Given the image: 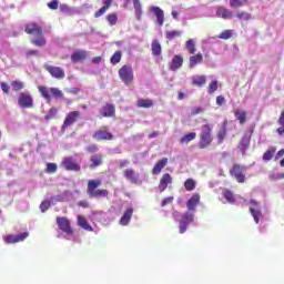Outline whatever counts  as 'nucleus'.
<instances>
[{
  "label": "nucleus",
  "mask_w": 284,
  "mask_h": 284,
  "mask_svg": "<svg viewBox=\"0 0 284 284\" xmlns=\"http://www.w3.org/2000/svg\"><path fill=\"white\" fill-rule=\"evenodd\" d=\"M81 118V112L79 111H70L67 113L64 121L61 125V132L64 133L65 130H68L69 126H72L78 122V120Z\"/></svg>",
  "instance_id": "obj_5"
},
{
  "label": "nucleus",
  "mask_w": 284,
  "mask_h": 284,
  "mask_svg": "<svg viewBox=\"0 0 284 284\" xmlns=\"http://www.w3.org/2000/svg\"><path fill=\"white\" fill-rule=\"evenodd\" d=\"M284 156V149H281L280 151H277L276 155H275V159L276 160H280L281 158Z\"/></svg>",
  "instance_id": "obj_63"
},
{
  "label": "nucleus",
  "mask_w": 284,
  "mask_h": 284,
  "mask_svg": "<svg viewBox=\"0 0 284 284\" xmlns=\"http://www.w3.org/2000/svg\"><path fill=\"white\" fill-rule=\"evenodd\" d=\"M50 207H51V202L49 200H45L40 204V210L42 213H45V211L49 210Z\"/></svg>",
  "instance_id": "obj_53"
},
{
  "label": "nucleus",
  "mask_w": 284,
  "mask_h": 284,
  "mask_svg": "<svg viewBox=\"0 0 284 284\" xmlns=\"http://www.w3.org/2000/svg\"><path fill=\"white\" fill-rule=\"evenodd\" d=\"M18 105L22 109H32L34 101L30 92H20L18 95Z\"/></svg>",
  "instance_id": "obj_8"
},
{
  "label": "nucleus",
  "mask_w": 284,
  "mask_h": 284,
  "mask_svg": "<svg viewBox=\"0 0 284 284\" xmlns=\"http://www.w3.org/2000/svg\"><path fill=\"white\" fill-rule=\"evenodd\" d=\"M106 11H109V8L102 7L100 10L95 11L94 18H101Z\"/></svg>",
  "instance_id": "obj_54"
},
{
  "label": "nucleus",
  "mask_w": 284,
  "mask_h": 284,
  "mask_svg": "<svg viewBox=\"0 0 284 284\" xmlns=\"http://www.w3.org/2000/svg\"><path fill=\"white\" fill-rule=\"evenodd\" d=\"M203 112H205V109L195 108V109L191 110V116H197L199 114H202Z\"/></svg>",
  "instance_id": "obj_57"
},
{
  "label": "nucleus",
  "mask_w": 284,
  "mask_h": 284,
  "mask_svg": "<svg viewBox=\"0 0 284 284\" xmlns=\"http://www.w3.org/2000/svg\"><path fill=\"white\" fill-rule=\"evenodd\" d=\"M23 88H26V83L19 81V80H14L11 81V90L13 91H22Z\"/></svg>",
  "instance_id": "obj_40"
},
{
  "label": "nucleus",
  "mask_w": 284,
  "mask_h": 284,
  "mask_svg": "<svg viewBox=\"0 0 284 284\" xmlns=\"http://www.w3.org/2000/svg\"><path fill=\"white\" fill-rule=\"evenodd\" d=\"M90 161H91L90 168L92 170H94L98 166H101L104 163L103 156L101 154L91 155Z\"/></svg>",
  "instance_id": "obj_29"
},
{
  "label": "nucleus",
  "mask_w": 284,
  "mask_h": 284,
  "mask_svg": "<svg viewBox=\"0 0 284 284\" xmlns=\"http://www.w3.org/2000/svg\"><path fill=\"white\" fill-rule=\"evenodd\" d=\"M57 225L59 226L62 233H65L68 235L73 234V229L68 217H61V216L57 217Z\"/></svg>",
  "instance_id": "obj_11"
},
{
  "label": "nucleus",
  "mask_w": 284,
  "mask_h": 284,
  "mask_svg": "<svg viewBox=\"0 0 284 284\" xmlns=\"http://www.w3.org/2000/svg\"><path fill=\"white\" fill-rule=\"evenodd\" d=\"M122 61V51H115L114 54H112L110 62L112 65H115Z\"/></svg>",
  "instance_id": "obj_43"
},
{
  "label": "nucleus",
  "mask_w": 284,
  "mask_h": 284,
  "mask_svg": "<svg viewBox=\"0 0 284 284\" xmlns=\"http://www.w3.org/2000/svg\"><path fill=\"white\" fill-rule=\"evenodd\" d=\"M272 179L273 180H282V179H284V173H276L275 175H272Z\"/></svg>",
  "instance_id": "obj_61"
},
{
  "label": "nucleus",
  "mask_w": 284,
  "mask_h": 284,
  "mask_svg": "<svg viewBox=\"0 0 284 284\" xmlns=\"http://www.w3.org/2000/svg\"><path fill=\"white\" fill-rule=\"evenodd\" d=\"M183 61L184 59L182 55H174V58H172L170 63V70L178 71L180 68L183 67Z\"/></svg>",
  "instance_id": "obj_19"
},
{
  "label": "nucleus",
  "mask_w": 284,
  "mask_h": 284,
  "mask_svg": "<svg viewBox=\"0 0 284 284\" xmlns=\"http://www.w3.org/2000/svg\"><path fill=\"white\" fill-rule=\"evenodd\" d=\"M170 184H173V178L170 175V173H165L162 175L158 189H160L162 193L166 190V187H169Z\"/></svg>",
  "instance_id": "obj_16"
},
{
  "label": "nucleus",
  "mask_w": 284,
  "mask_h": 284,
  "mask_svg": "<svg viewBox=\"0 0 284 284\" xmlns=\"http://www.w3.org/2000/svg\"><path fill=\"white\" fill-rule=\"evenodd\" d=\"M247 0H230L231 8H243Z\"/></svg>",
  "instance_id": "obj_48"
},
{
  "label": "nucleus",
  "mask_w": 284,
  "mask_h": 284,
  "mask_svg": "<svg viewBox=\"0 0 284 284\" xmlns=\"http://www.w3.org/2000/svg\"><path fill=\"white\" fill-rule=\"evenodd\" d=\"M203 62V55L202 53H195L189 58V67L190 69H193L197 64H201Z\"/></svg>",
  "instance_id": "obj_23"
},
{
  "label": "nucleus",
  "mask_w": 284,
  "mask_h": 284,
  "mask_svg": "<svg viewBox=\"0 0 284 284\" xmlns=\"http://www.w3.org/2000/svg\"><path fill=\"white\" fill-rule=\"evenodd\" d=\"M38 91H40L42 98L45 99L48 102H51V99H52L49 92H51V94H52V97H54V99H63L62 90L57 89V88L48 89L44 85H40V87H38Z\"/></svg>",
  "instance_id": "obj_4"
},
{
  "label": "nucleus",
  "mask_w": 284,
  "mask_h": 284,
  "mask_svg": "<svg viewBox=\"0 0 284 284\" xmlns=\"http://www.w3.org/2000/svg\"><path fill=\"white\" fill-rule=\"evenodd\" d=\"M105 19L108 21V24H110L111 27L118 24V21H119L118 13L115 12L108 14Z\"/></svg>",
  "instance_id": "obj_39"
},
{
  "label": "nucleus",
  "mask_w": 284,
  "mask_h": 284,
  "mask_svg": "<svg viewBox=\"0 0 284 284\" xmlns=\"http://www.w3.org/2000/svg\"><path fill=\"white\" fill-rule=\"evenodd\" d=\"M124 178L130 181L132 184L138 183V176L133 169H125L123 173Z\"/></svg>",
  "instance_id": "obj_30"
},
{
  "label": "nucleus",
  "mask_w": 284,
  "mask_h": 284,
  "mask_svg": "<svg viewBox=\"0 0 284 284\" xmlns=\"http://www.w3.org/2000/svg\"><path fill=\"white\" fill-rule=\"evenodd\" d=\"M173 201H174L173 196L163 199L162 202H161V207H165L166 205L173 203Z\"/></svg>",
  "instance_id": "obj_56"
},
{
  "label": "nucleus",
  "mask_w": 284,
  "mask_h": 284,
  "mask_svg": "<svg viewBox=\"0 0 284 284\" xmlns=\"http://www.w3.org/2000/svg\"><path fill=\"white\" fill-rule=\"evenodd\" d=\"M222 196H223V199L226 200L227 203L233 204V203L235 202L234 194H233V192H231L230 190H226V189L223 190V191H222Z\"/></svg>",
  "instance_id": "obj_36"
},
{
  "label": "nucleus",
  "mask_w": 284,
  "mask_h": 284,
  "mask_svg": "<svg viewBox=\"0 0 284 284\" xmlns=\"http://www.w3.org/2000/svg\"><path fill=\"white\" fill-rule=\"evenodd\" d=\"M27 59H31L32 57H41V53L39 50H28L26 53Z\"/></svg>",
  "instance_id": "obj_51"
},
{
  "label": "nucleus",
  "mask_w": 284,
  "mask_h": 284,
  "mask_svg": "<svg viewBox=\"0 0 284 284\" xmlns=\"http://www.w3.org/2000/svg\"><path fill=\"white\" fill-rule=\"evenodd\" d=\"M55 172H58V164H55V163H47L45 173L53 174Z\"/></svg>",
  "instance_id": "obj_49"
},
{
  "label": "nucleus",
  "mask_w": 284,
  "mask_h": 284,
  "mask_svg": "<svg viewBox=\"0 0 284 284\" xmlns=\"http://www.w3.org/2000/svg\"><path fill=\"white\" fill-rule=\"evenodd\" d=\"M132 215H133V209L129 207L125 210L124 214H122L121 219H120V224L122 226H125L130 223V221L132 220Z\"/></svg>",
  "instance_id": "obj_25"
},
{
  "label": "nucleus",
  "mask_w": 284,
  "mask_h": 284,
  "mask_svg": "<svg viewBox=\"0 0 284 284\" xmlns=\"http://www.w3.org/2000/svg\"><path fill=\"white\" fill-rule=\"evenodd\" d=\"M275 154H276V148L275 146L268 148L267 151L263 153V161H271Z\"/></svg>",
  "instance_id": "obj_33"
},
{
  "label": "nucleus",
  "mask_w": 284,
  "mask_h": 284,
  "mask_svg": "<svg viewBox=\"0 0 284 284\" xmlns=\"http://www.w3.org/2000/svg\"><path fill=\"white\" fill-rule=\"evenodd\" d=\"M47 7H48L50 10H58V8H59V1H58V0H52V1L48 2Z\"/></svg>",
  "instance_id": "obj_55"
},
{
  "label": "nucleus",
  "mask_w": 284,
  "mask_h": 284,
  "mask_svg": "<svg viewBox=\"0 0 284 284\" xmlns=\"http://www.w3.org/2000/svg\"><path fill=\"white\" fill-rule=\"evenodd\" d=\"M151 11L153 12V14H155L158 19V24L162 27L164 24V11H162L160 7H152Z\"/></svg>",
  "instance_id": "obj_28"
},
{
  "label": "nucleus",
  "mask_w": 284,
  "mask_h": 284,
  "mask_svg": "<svg viewBox=\"0 0 284 284\" xmlns=\"http://www.w3.org/2000/svg\"><path fill=\"white\" fill-rule=\"evenodd\" d=\"M232 113H234V116L239 120L241 125L247 122V112L245 110L234 109Z\"/></svg>",
  "instance_id": "obj_21"
},
{
  "label": "nucleus",
  "mask_w": 284,
  "mask_h": 284,
  "mask_svg": "<svg viewBox=\"0 0 284 284\" xmlns=\"http://www.w3.org/2000/svg\"><path fill=\"white\" fill-rule=\"evenodd\" d=\"M28 236H30L29 232H22L18 235H7L4 237V243L8 244V245L9 244H16V243L26 241V239H28Z\"/></svg>",
  "instance_id": "obj_14"
},
{
  "label": "nucleus",
  "mask_w": 284,
  "mask_h": 284,
  "mask_svg": "<svg viewBox=\"0 0 284 284\" xmlns=\"http://www.w3.org/2000/svg\"><path fill=\"white\" fill-rule=\"evenodd\" d=\"M58 115V109L55 106H52L48 113L45 114V116H43V119H45L47 121L54 119Z\"/></svg>",
  "instance_id": "obj_46"
},
{
  "label": "nucleus",
  "mask_w": 284,
  "mask_h": 284,
  "mask_svg": "<svg viewBox=\"0 0 284 284\" xmlns=\"http://www.w3.org/2000/svg\"><path fill=\"white\" fill-rule=\"evenodd\" d=\"M119 77H120L122 83H124L125 85L132 84V82L134 80L132 67H130L128 64L122 65V68H120V70H119Z\"/></svg>",
  "instance_id": "obj_6"
},
{
  "label": "nucleus",
  "mask_w": 284,
  "mask_h": 284,
  "mask_svg": "<svg viewBox=\"0 0 284 284\" xmlns=\"http://www.w3.org/2000/svg\"><path fill=\"white\" fill-rule=\"evenodd\" d=\"M135 105L139 109H151L152 106H154V101L152 99H139L135 102Z\"/></svg>",
  "instance_id": "obj_27"
},
{
  "label": "nucleus",
  "mask_w": 284,
  "mask_h": 284,
  "mask_svg": "<svg viewBox=\"0 0 284 284\" xmlns=\"http://www.w3.org/2000/svg\"><path fill=\"white\" fill-rule=\"evenodd\" d=\"M200 202L201 195L199 193H194L193 195H191L190 200L186 201V209H189V211H194L196 210V206Z\"/></svg>",
  "instance_id": "obj_18"
},
{
  "label": "nucleus",
  "mask_w": 284,
  "mask_h": 284,
  "mask_svg": "<svg viewBox=\"0 0 284 284\" xmlns=\"http://www.w3.org/2000/svg\"><path fill=\"white\" fill-rule=\"evenodd\" d=\"M62 166L65 169V171L69 172H81V165H79L77 162L72 160V158H64L61 162Z\"/></svg>",
  "instance_id": "obj_12"
},
{
  "label": "nucleus",
  "mask_w": 284,
  "mask_h": 284,
  "mask_svg": "<svg viewBox=\"0 0 284 284\" xmlns=\"http://www.w3.org/2000/svg\"><path fill=\"white\" fill-rule=\"evenodd\" d=\"M78 225L82 227L87 232H92L93 229L90 223H88L87 219L82 215H78Z\"/></svg>",
  "instance_id": "obj_31"
},
{
  "label": "nucleus",
  "mask_w": 284,
  "mask_h": 284,
  "mask_svg": "<svg viewBox=\"0 0 284 284\" xmlns=\"http://www.w3.org/2000/svg\"><path fill=\"white\" fill-rule=\"evenodd\" d=\"M87 152L89 154H95L97 152H99V145L98 144H89L87 148Z\"/></svg>",
  "instance_id": "obj_52"
},
{
  "label": "nucleus",
  "mask_w": 284,
  "mask_h": 284,
  "mask_svg": "<svg viewBox=\"0 0 284 284\" xmlns=\"http://www.w3.org/2000/svg\"><path fill=\"white\" fill-rule=\"evenodd\" d=\"M216 17L222 18L224 20L233 18V11H230L229 9L221 7L216 10Z\"/></svg>",
  "instance_id": "obj_26"
},
{
  "label": "nucleus",
  "mask_w": 284,
  "mask_h": 284,
  "mask_svg": "<svg viewBox=\"0 0 284 284\" xmlns=\"http://www.w3.org/2000/svg\"><path fill=\"white\" fill-rule=\"evenodd\" d=\"M216 91H219V82L217 81H212L211 83H209L207 93L209 94H214Z\"/></svg>",
  "instance_id": "obj_47"
},
{
  "label": "nucleus",
  "mask_w": 284,
  "mask_h": 284,
  "mask_svg": "<svg viewBox=\"0 0 284 284\" xmlns=\"http://www.w3.org/2000/svg\"><path fill=\"white\" fill-rule=\"evenodd\" d=\"M153 57H160L162 52V47L159 40H153L151 44Z\"/></svg>",
  "instance_id": "obj_32"
},
{
  "label": "nucleus",
  "mask_w": 284,
  "mask_h": 284,
  "mask_svg": "<svg viewBox=\"0 0 284 284\" xmlns=\"http://www.w3.org/2000/svg\"><path fill=\"white\" fill-rule=\"evenodd\" d=\"M168 163H169V159H166V158H163L160 161H158L156 164L152 169V174L159 175L161 173L162 169H164Z\"/></svg>",
  "instance_id": "obj_20"
},
{
  "label": "nucleus",
  "mask_w": 284,
  "mask_h": 284,
  "mask_svg": "<svg viewBox=\"0 0 284 284\" xmlns=\"http://www.w3.org/2000/svg\"><path fill=\"white\" fill-rule=\"evenodd\" d=\"M112 3H113V0H103V4H104L103 8L110 9Z\"/></svg>",
  "instance_id": "obj_62"
},
{
  "label": "nucleus",
  "mask_w": 284,
  "mask_h": 284,
  "mask_svg": "<svg viewBox=\"0 0 284 284\" xmlns=\"http://www.w3.org/2000/svg\"><path fill=\"white\" fill-rule=\"evenodd\" d=\"M184 189L186 192H192L196 190V182L193 179H186L184 182Z\"/></svg>",
  "instance_id": "obj_37"
},
{
  "label": "nucleus",
  "mask_w": 284,
  "mask_h": 284,
  "mask_svg": "<svg viewBox=\"0 0 284 284\" xmlns=\"http://www.w3.org/2000/svg\"><path fill=\"white\" fill-rule=\"evenodd\" d=\"M24 33L36 37L31 40L32 45H36L37 48H44L47 45L44 32L38 22H28L24 24Z\"/></svg>",
  "instance_id": "obj_1"
},
{
  "label": "nucleus",
  "mask_w": 284,
  "mask_h": 284,
  "mask_svg": "<svg viewBox=\"0 0 284 284\" xmlns=\"http://www.w3.org/2000/svg\"><path fill=\"white\" fill-rule=\"evenodd\" d=\"M277 124H280L281 126L277 128L276 132L280 135L284 134V110L281 112L280 119L277 120Z\"/></svg>",
  "instance_id": "obj_42"
},
{
  "label": "nucleus",
  "mask_w": 284,
  "mask_h": 284,
  "mask_svg": "<svg viewBox=\"0 0 284 284\" xmlns=\"http://www.w3.org/2000/svg\"><path fill=\"white\" fill-rule=\"evenodd\" d=\"M102 185L101 180H90L88 181L87 194L91 199H100L109 196V190H100Z\"/></svg>",
  "instance_id": "obj_2"
},
{
  "label": "nucleus",
  "mask_w": 284,
  "mask_h": 284,
  "mask_svg": "<svg viewBox=\"0 0 284 284\" xmlns=\"http://www.w3.org/2000/svg\"><path fill=\"white\" fill-rule=\"evenodd\" d=\"M235 17L239 18V20H241V21H250V20H252V14H250L248 12H245V11L236 12Z\"/></svg>",
  "instance_id": "obj_44"
},
{
  "label": "nucleus",
  "mask_w": 284,
  "mask_h": 284,
  "mask_svg": "<svg viewBox=\"0 0 284 284\" xmlns=\"http://www.w3.org/2000/svg\"><path fill=\"white\" fill-rule=\"evenodd\" d=\"M213 141L212 126L206 123L202 126V132H200L199 149L205 150L206 148H210Z\"/></svg>",
  "instance_id": "obj_3"
},
{
  "label": "nucleus",
  "mask_w": 284,
  "mask_h": 284,
  "mask_svg": "<svg viewBox=\"0 0 284 284\" xmlns=\"http://www.w3.org/2000/svg\"><path fill=\"white\" fill-rule=\"evenodd\" d=\"M43 69H45V71L48 73H50V75L57 80H63L65 77V72H64L63 68H59V67L50 65V64H43Z\"/></svg>",
  "instance_id": "obj_9"
},
{
  "label": "nucleus",
  "mask_w": 284,
  "mask_h": 284,
  "mask_svg": "<svg viewBox=\"0 0 284 284\" xmlns=\"http://www.w3.org/2000/svg\"><path fill=\"white\" fill-rule=\"evenodd\" d=\"M251 216H253L255 224H258V221L262 217L261 210H255L254 207H250Z\"/></svg>",
  "instance_id": "obj_41"
},
{
  "label": "nucleus",
  "mask_w": 284,
  "mask_h": 284,
  "mask_svg": "<svg viewBox=\"0 0 284 284\" xmlns=\"http://www.w3.org/2000/svg\"><path fill=\"white\" fill-rule=\"evenodd\" d=\"M230 175L236 180L239 183L245 182V166L239 163H235L230 169Z\"/></svg>",
  "instance_id": "obj_7"
},
{
  "label": "nucleus",
  "mask_w": 284,
  "mask_h": 284,
  "mask_svg": "<svg viewBox=\"0 0 284 284\" xmlns=\"http://www.w3.org/2000/svg\"><path fill=\"white\" fill-rule=\"evenodd\" d=\"M93 139L98 141H113V133L109 132L108 126H101L100 130L93 133Z\"/></svg>",
  "instance_id": "obj_10"
},
{
  "label": "nucleus",
  "mask_w": 284,
  "mask_h": 284,
  "mask_svg": "<svg viewBox=\"0 0 284 284\" xmlns=\"http://www.w3.org/2000/svg\"><path fill=\"white\" fill-rule=\"evenodd\" d=\"M225 103V98L223 95L216 97V105H223Z\"/></svg>",
  "instance_id": "obj_60"
},
{
  "label": "nucleus",
  "mask_w": 284,
  "mask_h": 284,
  "mask_svg": "<svg viewBox=\"0 0 284 284\" xmlns=\"http://www.w3.org/2000/svg\"><path fill=\"white\" fill-rule=\"evenodd\" d=\"M194 221L193 214L184 213L181 215L180 220V234H184V232L187 231L189 224H191Z\"/></svg>",
  "instance_id": "obj_13"
},
{
  "label": "nucleus",
  "mask_w": 284,
  "mask_h": 284,
  "mask_svg": "<svg viewBox=\"0 0 284 284\" xmlns=\"http://www.w3.org/2000/svg\"><path fill=\"white\" fill-rule=\"evenodd\" d=\"M101 118H114L115 116V106L111 103H105V105L100 109Z\"/></svg>",
  "instance_id": "obj_15"
},
{
  "label": "nucleus",
  "mask_w": 284,
  "mask_h": 284,
  "mask_svg": "<svg viewBox=\"0 0 284 284\" xmlns=\"http://www.w3.org/2000/svg\"><path fill=\"white\" fill-rule=\"evenodd\" d=\"M185 49L186 52H189L191 55L196 53V44L194 43V40L190 39L185 42Z\"/></svg>",
  "instance_id": "obj_34"
},
{
  "label": "nucleus",
  "mask_w": 284,
  "mask_h": 284,
  "mask_svg": "<svg viewBox=\"0 0 284 284\" xmlns=\"http://www.w3.org/2000/svg\"><path fill=\"white\" fill-rule=\"evenodd\" d=\"M0 88H1L2 93H4V94H9L10 87H9V84H8V83H6V82H1V83H0Z\"/></svg>",
  "instance_id": "obj_58"
},
{
  "label": "nucleus",
  "mask_w": 284,
  "mask_h": 284,
  "mask_svg": "<svg viewBox=\"0 0 284 284\" xmlns=\"http://www.w3.org/2000/svg\"><path fill=\"white\" fill-rule=\"evenodd\" d=\"M165 36H166L168 40H174V39L180 38L182 36V32L176 31V30H174V31H166Z\"/></svg>",
  "instance_id": "obj_45"
},
{
  "label": "nucleus",
  "mask_w": 284,
  "mask_h": 284,
  "mask_svg": "<svg viewBox=\"0 0 284 284\" xmlns=\"http://www.w3.org/2000/svg\"><path fill=\"white\" fill-rule=\"evenodd\" d=\"M191 84L197 88H203L206 84V75H193V78H191Z\"/></svg>",
  "instance_id": "obj_22"
},
{
  "label": "nucleus",
  "mask_w": 284,
  "mask_h": 284,
  "mask_svg": "<svg viewBox=\"0 0 284 284\" xmlns=\"http://www.w3.org/2000/svg\"><path fill=\"white\" fill-rule=\"evenodd\" d=\"M78 206L82 209H88L90 207V203L87 200H81L79 201Z\"/></svg>",
  "instance_id": "obj_59"
},
{
  "label": "nucleus",
  "mask_w": 284,
  "mask_h": 284,
  "mask_svg": "<svg viewBox=\"0 0 284 284\" xmlns=\"http://www.w3.org/2000/svg\"><path fill=\"white\" fill-rule=\"evenodd\" d=\"M229 126V120H223L222 126L220 129V131H217L216 133V139H217V143H224V140L226 138V133H227V128Z\"/></svg>",
  "instance_id": "obj_17"
},
{
  "label": "nucleus",
  "mask_w": 284,
  "mask_h": 284,
  "mask_svg": "<svg viewBox=\"0 0 284 284\" xmlns=\"http://www.w3.org/2000/svg\"><path fill=\"white\" fill-rule=\"evenodd\" d=\"M233 37V30H225L223 32H221V34L219 36V39H222V40H229Z\"/></svg>",
  "instance_id": "obj_50"
},
{
  "label": "nucleus",
  "mask_w": 284,
  "mask_h": 284,
  "mask_svg": "<svg viewBox=\"0 0 284 284\" xmlns=\"http://www.w3.org/2000/svg\"><path fill=\"white\" fill-rule=\"evenodd\" d=\"M101 61H102L101 57H97V58L92 59V63H94V64H100Z\"/></svg>",
  "instance_id": "obj_64"
},
{
  "label": "nucleus",
  "mask_w": 284,
  "mask_h": 284,
  "mask_svg": "<svg viewBox=\"0 0 284 284\" xmlns=\"http://www.w3.org/2000/svg\"><path fill=\"white\" fill-rule=\"evenodd\" d=\"M87 57H88L87 51H83V50L75 51V52L71 53V62L78 63L82 60H85Z\"/></svg>",
  "instance_id": "obj_24"
},
{
  "label": "nucleus",
  "mask_w": 284,
  "mask_h": 284,
  "mask_svg": "<svg viewBox=\"0 0 284 284\" xmlns=\"http://www.w3.org/2000/svg\"><path fill=\"white\" fill-rule=\"evenodd\" d=\"M196 139V133L194 132H190V133H186L184 136H182L180 139V143L183 144V143H190L192 141H194Z\"/></svg>",
  "instance_id": "obj_38"
},
{
  "label": "nucleus",
  "mask_w": 284,
  "mask_h": 284,
  "mask_svg": "<svg viewBox=\"0 0 284 284\" xmlns=\"http://www.w3.org/2000/svg\"><path fill=\"white\" fill-rule=\"evenodd\" d=\"M133 8H134V12H135V18H138V20H141V17H142V4H141V1L133 0Z\"/></svg>",
  "instance_id": "obj_35"
}]
</instances>
